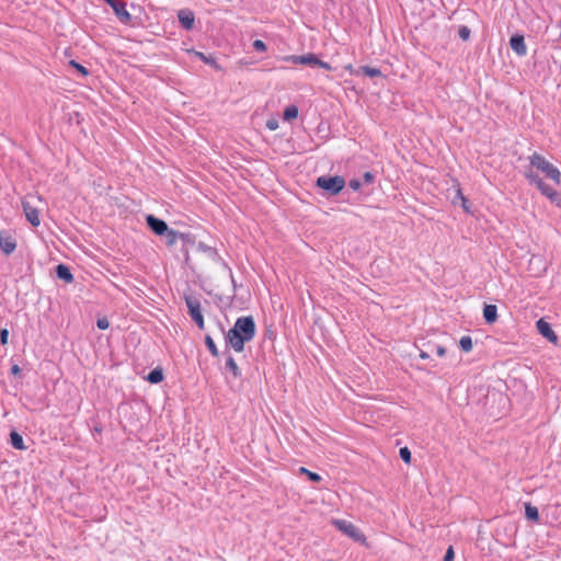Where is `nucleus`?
I'll list each match as a JSON object with an SVG mask.
<instances>
[{
	"instance_id": "4c0bfd02",
	"label": "nucleus",
	"mask_w": 561,
	"mask_h": 561,
	"mask_svg": "<svg viewBox=\"0 0 561 561\" xmlns=\"http://www.w3.org/2000/svg\"><path fill=\"white\" fill-rule=\"evenodd\" d=\"M454 557H455V553H454V549L453 547L450 546L446 553H445V557H444V561H453L454 560Z\"/></svg>"
},
{
	"instance_id": "7ed1b4c3",
	"label": "nucleus",
	"mask_w": 561,
	"mask_h": 561,
	"mask_svg": "<svg viewBox=\"0 0 561 561\" xmlns=\"http://www.w3.org/2000/svg\"><path fill=\"white\" fill-rule=\"evenodd\" d=\"M525 178L530 184L536 185L542 195H545L550 202L560 204V194L553 190L550 185L546 184L542 179L531 169L525 171Z\"/></svg>"
},
{
	"instance_id": "393cba45",
	"label": "nucleus",
	"mask_w": 561,
	"mask_h": 561,
	"mask_svg": "<svg viewBox=\"0 0 561 561\" xmlns=\"http://www.w3.org/2000/svg\"><path fill=\"white\" fill-rule=\"evenodd\" d=\"M459 345H460V348L463 352H466V353L470 352L472 350V347H473V343H472L471 336H469V335L462 336L460 339V341H459Z\"/></svg>"
},
{
	"instance_id": "cd10ccee",
	"label": "nucleus",
	"mask_w": 561,
	"mask_h": 561,
	"mask_svg": "<svg viewBox=\"0 0 561 561\" xmlns=\"http://www.w3.org/2000/svg\"><path fill=\"white\" fill-rule=\"evenodd\" d=\"M205 344H206L208 351L210 352V354L213 356L217 357L219 354L218 348H217L214 340L209 335L205 336Z\"/></svg>"
},
{
	"instance_id": "9b49d317",
	"label": "nucleus",
	"mask_w": 561,
	"mask_h": 561,
	"mask_svg": "<svg viewBox=\"0 0 561 561\" xmlns=\"http://www.w3.org/2000/svg\"><path fill=\"white\" fill-rule=\"evenodd\" d=\"M510 45L513 51L518 56H525L527 54V47L523 35L515 34L510 39Z\"/></svg>"
},
{
	"instance_id": "473e14b6",
	"label": "nucleus",
	"mask_w": 561,
	"mask_h": 561,
	"mask_svg": "<svg viewBox=\"0 0 561 561\" xmlns=\"http://www.w3.org/2000/svg\"><path fill=\"white\" fill-rule=\"evenodd\" d=\"M278 126V121L276 118H271L266 122V128L270 130H276Z\"/></svg>"
},
{
	"instance_id": "7c9ffc66",
	"label": "nucleus",
	"mask_w": 561,
	"mask_h": 561,
	"mask_svg": "<svg viewBox=\"0 0 561 561\" xmlns=\"http://www.w3.org/2000/svg\"><path fill=\"white\" fill-rule=\"evenodd\" d=\"M253 48L256 50V51H265L266 50V45L263 41L261 39H255L253 42Z\"/></svg>"
},
{
	"instance_id": "ddd939ff",
	"label": "nucleus",
	"mask_w": 561,
	"mask_h": 561,
	"mask_svg": "<svg viewBox=\"0 0 561 561\" xmlns=\"http://www.w3.org/2000/svg\"><path fill=\"white\" fill-rule=\"evenodd\" d=\"M197 248H198V250L205 252L210 259L216 260V261H221L222 266L229 271L232 284L234 285V279H233L232 272L229 268V266L227 265V263L221 260V257L219 256L217 250L211 248V247H208V245H206L204 243H199Z\"/></svg>"
},
{
	"instance_id": "f257e3e1",
	"label": "nucleus",
	"mask_w": 561,
	"mask_h": 561,
	"mask_svg": "<svg viewBox=\"0 0 561 561\" xmlns=\"http://www.w3.org/2000/svg\"><path fill=\"white\" fill-rule=\"evenodd\" d=\"M255 335V322L251 316L240 317L228 331L226 341L236 351L242 352L244 344L253 340Z\"/></svg>"
},
{
	"instance_id": "c03bdc74",
	"label": "nucleus",
	"mask_w": 561,
	"mask_h": 561,
	"mask_svg": "<svg viewBox=\"0 0 561 561\" xmlns=\"http://www.w3.org/2000/svg\"><path fill=\"white\" fill-rule=\"evenodd\" d=\"M420 357H421V358H423V359H426V358H428L430 356H428V354H427L426 352H423V351H422V352L420 353Z\"/></svg>"
},
{
	"instance_id": "c756f323",
	"label": "nucleus",
	"mask_w": 561,
	"mask_h": 561,
	"mask_svg": "<svg viewBox=\"0 0 561 561\" xmlns=\"http://www.w3.org/2000/svg\"><path fill=\"white\" fill-rule=\"evenodd\" d=\"M470 28L468 26H460L458 31V35L462 41H468L470 37Z\"/></svg>"
},
{
	"instance_id": "b1692460",
	"label": "nucleus",
	"mask_w": 561,
	"mask_h": 561,
	"mask_svg": "<svg viewBox=\"0 0 561 561\" xmlns=\"http://www.w3.org/2000/svg\"><path fill=\"white\" fill-rule=\"evenodd\" d=\"M196 56L202 60L204 61L205 64L207 65H210L211 67H214L215 69L219 70L220 69V66L217 64L216 59L211 56H206L204 53H199L197 51L196 53Z\"/></svg>"
},
{
	"instance_id": "f03ea898",
	"label": "nucleus",
	"mask_w": 561,
	"mask_h": 561,
	"mask_svg": "<svg viewBox=\"0 0 561 561\" xmlns=\"http://www.w3.org/2000/svg\"><path fill=\"white\" fill-rule=\"evenodd\" d=\"M533 171L535 169L543 173L548 179L553 181L556 184H561V172L559 169L550 163L543 156L538 152H534L529 157V168Z\"/></svg>"
},
{
	"instance_id": "0eeeda50",
	"label": "nucleus",
	"mask_w": 561,
	"mask_h": 561,
	"mask_svg": "<svg viewBox=\"0 0 561 561\" xmlns=\"http://www.w3.org/2000/svg\"><path fill=\"white\" fill-rule=\"evenodd\" d=\"M114 11L117 19L123 23H129L131 20L130 13L126 10V4L117 0H104Z\"/></svg>"
},
{
	"instance_id": "c85d7f7f",
	"label": "nucleus",
	"mask_w": 561,
	"mask_h": 561,
	"mask_svg": "<svg viewBox=\"0 0 561 561\" xmlns=\"http://www.w3.org/2000/svg\"><path fill=\"white\" fill-rule=\"evenodd\" d=\"M399 455H400V458L405 462V463H410L411 461V451L409 450L408 447H402L400 448L399 450Z\"/></svg>"
},
{
	"instance_id": "6ab92c4d",
	"label": "nucleus",
	"mask_w": 561,
	"mask_h": 561,
	"mask_svg": "<svg viewBox=\"0 0 561 561\" xmlns=\"http://www.w3.org/2000/svg\"><path fill=\"white\" fill-rule=\"evenodd\" d=\"M10 442H11V445L18 450L26 449L24 442H23V437L15 431L11 432Z\"/></svg>"
},
{
	"instance_id": "412c9836",
	"label": "nucleus",
	"mask_w": 561,
	"mask_h": 561,
	"mask_svg": "<svg viewBox=\"0 0 561 561\" xmlns=\"http://www.w3.org/2000/svg\"><path fill=\"white\" fill-rule=\"evenodd\" d=\"M525 515L528 519L538 522L539 520V512L536 506H533L530 503L525 504Z\"/></svg>"
},
{
	"instance_id": "aec40b11",
	"label": "nucleus",
	"mask_w": 561,
	"mask_h": 561,
	"mask_svg": "<svg viewBox=\"0 0 561 561\" xmlns=\"http://www.w3.org/2000/svg\"><path fill=\"white\" fill-rule=\"evenodd\" d=\"M226 369L229 370L234 378H238L241 376V371H240L236 360L231 356H228V358L226 360Z\"/></svg>"
},
{
	"instance_id": "20e7f679",
	"label": "nucleus",
	"mask_w": 561,
	"mask_h": 561,
	"mask_svg": "<svg viewBox=\"0 0 561 561\" xmlns=\"http://www.w3.org/2000/svg\"><path fill=\"white\" fill-rule=\"evenodd\" d=\"M317 186L327 191L331 195H336L344 188L345 180L340 175H322L317 179Z\"/></svg>"
},
{
	"instance_id": "f3484780",
	"label": "nucleus",
	"mask_w": 561,
	"mask_h": 561,
	"mask_svg": "<svg viewBox=\"0 0 561 561\" xmlns=\"http://www.w3.org/2000/svg\"><path fill=\"white\" fill-rule=\"evenodd\" d=\"M483 317L486 323H493L497 319V308L495 305H485L483 308Z\"/></svg>"
},
{
	"instance_id": "a211bd4d",
	"label": "nucleus",
	"mask_w": 561,
	"mask_h": 561,
	"mask_svg": "<svg viewBox=\"0 0 561 561\" xmlns=\"http://www.w3.org/2000/svg\"><path fill=\"white\" fill-rule=\"evenodd\" d=\"M164 234H165L167 244L170 247L174 245L179 239L185 240V238L187 237L186 234L175 231L173 229H168L164 232Z\"/></svg>"
},
{
	"instance_id": "6e6552de",
	"label": "nucleus",
	"mask_w": 561,
	"mask_h": 561,
	"mask_svg": "<svg viewBox=\"0 0 561 561\" xmlns=\"http://www.w3.org/2000/svg\"><path fill=\"white\" fill-rule=\"evenodd\" d=\"M0 249L5 255H10L16 249L15 239L5 230L0 231Z\"/></svg>"
},
{
	"instance_id": "a19ab883",
	"label": "nucleus",
	"mask_w": 561,
	"mask_h": 561,
	"mask_svg": "<svg viewBox=\"0 0 561 561\" xmlns=\"http://www.w3.org/2000/svg\"><path fill=\"white\" fill-rule=\"evenodd\" d=\"M436 353H437V355H438L439 357H443V356H445V354H446V348H445L444 346H442V345H438V346L436 347Z\"/></svg>"
},
{
	"instance_id": "f704fd0d",
	"label": "nucleus",
	"mask_w": 561,
	"mask_h": 561,
	"mask_svg": "<svg viewBox=\"0 0 561 561\" xmlns=\"http://www.w3.org/2000/svg\"><path fill=\"white\" fill-rule=\"evenodd\" d=\"M70 65L73 66L83 76H87L89 73L85 67H83L82 65L76 62L75 60H71Z\"/></svg>"
},
{
	"instance_id": "a878e982",
	"label": "nucleus",
	"mask_w": 561,
	"mask_h": 561,
	"mask_svg": "<svg viewBox=\"0 0 561 561\" xmlns=\"http://www.w3.org/2000/svg\"><path fill=\"white\" fill-rule=\"evenodd\" d=\"M298 116V107L295 105L287 106L284 111V119L291 121L297 118Z\"/></svg>"
},
{
	"instance_id": "2eb2a0df",
	"label": "nucleus",
	"mask_w": 561,
	"mask_h": 561,
	"mask_svg": "<svg viewBox=\"0 0 561 561\" xmlns=\"http://www.w3.org/2000/svg\"><path fill=\"white\" fill-rule=\"evenodd\" d=\"M179 21L181 25L185 30H192L194 26L195 18L192 11L190 10H181L178 14Z\"/></svg>"
},
{
	"instance_id": "bb28decb",
	"label": "nucleus",
	"mask_w": 561,
	"mask_h": 561,
	"mask_svg": "<svg viewBox=\"0 0 561 561\" xmlns=\"http://www.w3.org/2000/svg\"><path fill=\"white\" fill-rule=\"evenodd\" d=\"M299 473L300 474H306L308 477V479L313 481V482H320L322 480L320 474H318L316 472H312V471L308 470L305 467H300L299 468Z\"/></svg>"
},
{
	"instance_id": "37998d69",
	"label": "nucleus",
	"mask_w": 561,
	"mask_h": 561,
	"mask_svg": "<svg viewBox=\"0 0 561 561\" xmlns=\"http://www.w3.org/2000/svg\"><path fill=\"white\" fill-rule=\"evenodd\" d=\"M21 371L20 367L18 365H13L11 368V373L13 375H18Z\"/></svg>"
},
{
	"instance_id": "f8f14e48",
	"label": "nucleus",
	"mask_w": 561,
	"mask_h": 561,
	"mask_svg": "<svg viewBox=\"0 0 561 561\" xmlns=\"http://www.w3.org/2000/svg\"><path fill=\"white\" fill-rule=\"evenodd\" d=\"M23 210L25 213L26 219L34 226L37 227L41 224L39 220V211L36 207H33L28 201L22 202Z\"/></svg>"
},
{
	"instance_id": "4be33fe9",
	"label": "nucleus",
	"mask_w": 561,
	"mask_h": 561,
	"mask_svg": "<svg viewBox=\"0 0 561 561\" xmlns=\"http://www.w3.org/2000/svg\"><path fill=\"white\" fill-rule=\"evenodd\" d=\"M147 380L151 383H159L163 380V371L161 368H154L152 369L148 376Z\"/></svg>"
},
{
	"instance_id": "c9c22d12",
	"label": "nucleus",
	"mask_w": 561,
	"mask_h": 561,
	"mask_svg": "<svg viewBox=\"0 0 561 561\" xmlns=\"http://www.w3.org/2000/svg\"><path fill=\"white\" fill-rule=\"evenodd\" d=\"M348 186L353 190V191H358L362 186V182L357 179H352L350 182H348Z\"/></svg>"
},
{
	"instance_id": "e433bc0d",
	"label": "nucleus",
	"mask_w": 561,
	"mask_h": 561,
	"mask_svg": "<svg viewBox=\"0 0 561 561\" xmlns=\"http://www.w3.org/2000/svg\"><path fill=\"white\" fill-rule=\"evenodd\" d=\"M8 337H9V331L7 329H2L0 331V343L2 345H5L8 343Z\"/></svg>"
},
{
	"instance_id": "2f4dec72",
	"label": "nucleus",
	"mask_w": 561,
	"mask_h": 561,
	"mask_svg": "<svg viewBox=\"0 0 561 561\" xmlns=\"http://www.w3.org/2000/svg\"><path fill=\"white\" fill-rule=\"evenodd\" d=\"M96 325L100 330H106L110 327V322L106 318H100L96 321Z\"/></svg>"
},
{
	"instance_id": "dca6fc26",
	"label": "nucleus",
	"mask_w": 561,
	"mask_h": 561,
	"mask_svg": "<svg viewBox=\"0 0 561 561\" xmlns=\"http://www.w3.org/2000/svg\"><path fill=\"white\" fill-rule=\"evenodd\" d=\"M57 277L65 280L66 283L73 282V275L70 272L69 267L65 264H58L56 267Z\"/></svg>"
},
{
	"instance_id": "58836bf2",
	"label": "nucleus",
	"mask_w": 561,
	"mask_h": 561,
	"mask_svg": "<svg viewBox=\"0 0 561 561\" xmlns=\"http://www.w3.org/2000/svg\"><path fill=\"white\" fill-rule=\"evenodd\" d=\"M363 179L366 184H370L374 181V175L370 172H365Z\"/></svg>"
},
{
	"instance_id": "9d476101",
	"label": "nucleus",
	"mask_w": 561,
	"mask_h": 561,
	"mask_svg": "<svg viewBox=\"0 0 561 561\" xmlns=\"http://www.w3.org/2000/svg\"><path fill=\"white\" fill-rule=\"evenodd\" d=\"M147 224L149 228L157 234V236H163L164 232L169 229L165 221L154 217L153 215H148Z\"/></svg>"
},
{
	"instance_id": "423d86ee",
	"label": "nucleus",
	"mask_w": 561,
	"mask_h": 561,
	"mask_svg": "<svg viewBox=\"0 0 561 561\" xmlns=\"http://www.w3.org/2000/svg\"><path fill=\"white\" fill-rule=\"evenodd\" d=\"M186 307L193 321L199 329H204V317L202 314L201 302L197 298L188 296L185 297Z\"/></svg>"
},
{
	"instance_id": "72a5a7b5",
	"label": "nucleus",
	"mask_w": 561,
	"mask_h": 561,
	"mask_svg": "<svg viewBox=\"0 0 561 561\" xmlns=\"http://www.w3.org/2000/svg\"><path fill=\"white\" fill-rule=\"evenodd\" d=\"M457 197L460 198L461 206L465 209V211L469 213L470 210H469V207L467 205V198L462 195V193H461V191L459 188L457 190Z\"/></svg>"
},
{
	"instance_id": "ea45409f",
	"label": "nucleus",
	"mask_w": 561,
	"mask_h": 561,
	"mask_svg": "<svg viewBox=\"0 0 561 561\" xmlns=\"http://www.w3.org/2000/svg\"><path fill=\"white\" fill-rule=\"evenodd\" d=\"M317 67L323 68L325 70H331L332 69L330 64H328V62H325L323 60H320V59H318Z\"/></svg>"
},
{
	"instance_id": "79ce46f5",
	"label": "nucleus",
	"mask_w": 561,
	"mask_h": 561,
	"mask_svg": "<svg viewBox=\"0 0 561 561\" xmlns=\"http://www.w3.org/2000/svg\"><path fill=\"white\" fill-rule=\"evenodd\" d=\"M345 70L348 71L352 75H358L360 71H358V69H354V67L352 65H347L345 66Z\"/></svg>"
},
{
	"instance_id": "5701e85b",
	"label": "nucleus",
	"mask_w": 561,
	"mask_h": 561,
	"mask_svg": "<svg viewBox=\"0 0 561 561\" xmlns=\"http://www.w3.org/2000/svg\"><path fill=\"white\" fill-rule=\"evenodd\" d=\"M358 71H360L363 75L370 77V78L380 77L382 75L378 68H373L369 66H362L358 69Z\"/></svg>"
},
{
	"instance_id": "1a4fd4ad",
	"label": "nucleus",
	"mask_w": 561,
	"mask_h": 561,
	"mask_svg": "<svg viewBox=\"0 0 561 561\" xmlns=\"http://www.w3.org/2000/svg\"><path fill=\"white\" fill-rule=\"evenodd\" d=\"M284 59L287 61H291L294 64H300V65L316 67L319 58L314 54L309 53V54L301 55V56H296V55L286 56Z\"/></svg>"
},
{
	"instance_id": "4468645a",
	"label": "nucleus",
	"mask_w": 561,
	"mask_h": 561,
	"mask_svg": "<svg viewBox=\"0 0 561 561\" xmlns=\"http://www.w3.org/2000/svg\"><path fill=\"white\" fill-rule=\"evenodd\" d=\"M536 327H537L539 333L542 336H545L546 339H548L550 342L557 341V339H558L557 334L554 333L551 325L547 321H545L543 319H539L536 322Z\"/></svg>"
},
{
	"instance_id": "39448f33",
	"label": "nucleus",
	"mask_w": 561,
	"mask_h": 561,
	"mask_svg": "<svg viewBox=\"0 0 561 561\" xmlns=\"http://www.w3.org/2000/svg\"><path fill=\"white\" fill-rule=\"evenodd\" d=\"M332 525L341 533L352 538L355 541L365 543L366 537L364 534L351 522L345 519H332Z\"/></svg>"
}]
</instances>
